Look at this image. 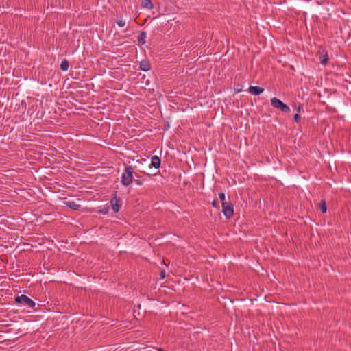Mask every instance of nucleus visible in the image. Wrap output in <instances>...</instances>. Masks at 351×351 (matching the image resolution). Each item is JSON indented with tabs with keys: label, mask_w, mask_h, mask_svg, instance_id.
Instances as JSON below:
<instances>
[{
	"label": "nucleus",
	"mask_w": 351,
	"mask_h": 351,
	"mask_svg": "<svg viewBox=\"0 0 351 351\" xmlns=\"http://www.w3.org/2000/svg\"><path fill=\"white\" fill-rule=\"evenodd\" d=\"M133 174V167L130 165H127L125 167L124 172L121 175V182L123 186H128L132 183L134 180Z\"/></svg>",
	"instance_id": "1"
},
{
	"label": "nucleus",
	"mask_w": 351,
	"mask_h": 351,
	"mask_svg": "<svg viewBox=\"0 0 351 351\" xmlns=\"http://www.w3.org/2000/svg\"><path fill=\"white\" fill-rule=\"evenodd\" d=\"M271 104L274 108L280 110L282 112L288 113L291 111L289 106L276 97L271 99Z\"/></svg>",
	"instance_id": "2"
},
{
	"label": "nucleus",
	"mask_w": 351,
	"mask_h": 351,
	"mask_svg": "<svg viewBox=\"0 0 351 351\" xmlns=\"http://www.w3.org/2000/svg\"><path fill=\"white\" fill-rule=\"evenodd\" d=\"M15 301L18 304H23L29 308H34L36 305L35 302L25 295H21L15 298Z\"/></svg>",
	"instance_id": "3"
},
{
	"label": "nucleus",
	"mask_w": 351,
	"mask_h": 351,
	"mask_svg": "<svg viewBox=\"0 0 351 351\" xmlns=\"http://www.w3.org/2000/svg\"><path fill=\"white\" fill-rule=\"evenodd\" d=\"M222 213L227 219L233 216V205L230 202H222Z\"/></svg>",
	"instance_id": "4"
},
{
	"label": "nucleus",
	"mask_w": 351,
	"mask_h": 351,
	"mask_svg": "<svg viewBox=\"0 0 351 351\" xmlns=\"http://www.w3.org/2000/svg\"><path fill=\"white\" fill-rule=\"evenodd\" d=\"M117 192L115 191L113 194V197H112V199H110V204L114 213H118L120 208L119 205L118 204L119 198L117 197Z\"/></svg>",
	"instance_id": "5"
},
{
	"label": "nucleus",
	"mask_w": 351,
	"mask_h": 351,
	"mask_svg": "<svg viewBox=\"0 0 351 351\" xmlns=\"http://www.w3.org/2000/svg\"><path fill=\"white\" fill-rule=\"evenodd\" d=\"M248 91L250 93L254 95H259L264 91V88L260 86H250L248 88Z\"/></svg>",
	"instance_id": "6"
},
{
	"label": "nucleus",
	"mask_w": 351,
	"mask_h": 351,
	"mask_svg": "<svg viewBox=\"0 0 351 351\" xmlns=\"http://www.w3.org/2000/svg\"><path fill=\"white\" fill-rule=\"evenodd\" d=\"M160 158L157 156H153L151 158V166L155 169H158L160 166Z\"/></svg>",
	"instance_id": "7"
},
{
	"label": "nucleus",
	"mask_w": 351,
	"mask_h": 351,
	"mask_svg": "<svg viewBox=\"0 0 351 351\" xmlns=\"http://www.w3.org/2000/svg\"><path fill=\"white\" fill-rule=\"evenodd\" d=\"M64 204L67 207H69L74 210H80V208L81 207V206L80 204H77L74 201H65Z\"/></svg>",
	"instance_id": "8"
},
{
	"label": "nucleus",
	"mask_w": 351,
	"mask_h": 351,
	"mask_svg": "<svg viewBox=\"0 0 351 351\" xmlns=\"http://www.w3.org/2000/svg\"><path fill=\"white\" fill-rule=\"evenodd\" d=\"M140 69L143 71H148L150 70V64L147 60H143L140 62Z\"/></svg>",
	"instance_id": "9"
},
{
	"label": "nucleus",
	"mask_w": 351,
	"mask_h": 351,
	"mask_svg": "<svg viewBox=\"0 0 351 351\" xmlns=\"http://www.w3.org/2000/svg\"><path fill=\"white\" fill-rule=\"evenodd\" d=\"M146 37H147V34L145 32H141V34H139V36L138 37V41L139 44H141V45L145 44Z\"/></svg>",
	"instance_id": "10"
},
{
	"label": "nucleus",
	"mask_w": 351,
	"mask_h": 351,
	"mask_svg": "<svg viewBox=\"0 0 351 351\" xmlns=\"http://www.w3.org/2000/svg\"><path fill=\"white\" fill-rule=\"evenodd\" d=\"M141 5L143 8H146L150 10L154 8L153 3L151 0H143L141 2Z\"/></svg>",
	"instance_id": "11"
},
{
	"label": "nucleus",
	"mask_w": 351,
	"mask_h": 351,
	"mask_svg": "<svg viewBox=\"0 0 351 351\" xmlns=\"http://www.w3.org/2000/svg\"><path fill=\"white\" fill-rule=\"evenodd\" d=\"M69 67V62L66 60V59H64L62 62H61V64H60V69L63 71H66L68 70Z\"/></svg>",
	"instance_id": "12"
},
{
	"label": "nucleus",
	"mask_w": 351,
	"mask_h": 351,
	"mask_svg": "<svg viewBox=\"0 0 351 351\" xmlns=\"http://www.w3.org/2000/svg\"><path fill=\"white\" fill-rule=\"evenodd\" d=\"M319 61L322 64H323V65L326 64V63L328 61V56L326 52H325L324 54H322V56H320Z\"/></svg>",
	"instance_id": "13"
},
{
	"label": "nucleus",
	"mask_w": 351,
	"mask_h": 351,
	"mask_svg": "<svg viewBox=\"0 0 351 351\" xmlns=\"http://www.w3.org/2000/svg\"><path fill=\"white\" fill-rule=\"evenodd\" d=\"M319 209L322 213H325L327 210L326 203L324 199L322 200L319 203Z\"/></svg>",
	"instance_id": "14"
},
{
	"label": "nucleus",
	"mask_w": 351,
	"mask_h": 351,
	"mask_svg": "<svg viewBox=\"0 0 351 351\" xmlns=\"http://www.w3.org/2000/svg\"><path fill=\"white\" fill-rule=\"evenodd\" d=\"M116 23L117 24V25L120 27H123L125 26V20L123 19L122 17L121 16H119L116 19Z\"/></svg>",
	"instance_id": "15"
},
{
	"label": "nucleus",
	"mask_w": 351,
	"mask_h": 351,
	"mask_svg": "<svg viewBox=\"0 0 351 351\" xmlns=\"http://www.w3.org/2000/svg\"><path fill=\"white\" fill-rule=\"evenodd\" d=\"M136 179L133 180L135 184L138 186H141L143 184L144 180L139 178V176L135 173Z\"/></svg>",
	"instance_id": "16"
},
{
	"label": "nucleus",
	"mask_w": 351,
	"mask_h": 351,
	"mask_svg": "<svg viewBox=\"0 0 351 351\" xmlns=\"http://www.w3.org/2000/svg\"><path fill=\"white\" fill-rule=\"evenodd\" d=\"M301 106H299L298 108V112H296L295 114H294V121L295 122H298L299 120L300 119V116L299 114V112L300 111V109H301Z\"/></svg>",
	"instance_id": "17"
},
{
	"label": "nucleus",
	"mask_w": 351,
	"mask_h": 351,
	"mask_svg": "<svg viewBox=\"0 0 351 351\" xmlns=\"http://www.w3.org/2000/svg\"><path fill=\"white\" fill-rule=\"evenodd\" d=\"M109 208L108 207H104L103 208H101L98 210V213L102 214V215H106L108 213Z\"/></svg>",
	"instance_id": "18"
},
{
	"label": "nucleus",
	"mask_w": 351,
	"mask_h": 351,
	"mask_svg": "<svg viewBox=\"0 0 351 351\" xmlns=\"http://www.w3.org/2000/svg\"><path fill=\"white\" fill-rule=\"evenodd\" d=\"M218 195H219V197L220 200H221L222 202H226L225 201L226 195H225V193H219L218 194Z\"/></svg>",
	"instance_id": "19"
},
{
	"label": "nucleus",
	"mask_w": 351,
	"mask_h": 351,
	"mask_svg": "<svg viewBox=\"0 0 351 351\" xmlns=\"http://www.w3.org/2000/svg\"><path fill=\"white\" fill-rule=\"evenodd\" d=\"M160 275V278H164L165 276V271L164 270L161 271Z\"/></svg>",
	"instance_id": "20"
},
{
	"label": "nucleus",
	"mask_w": 351,
	"mask_h": 351,
	"mask_svg": "<svg viewBox=\"0 0 351 351\" xmlns=\"http://www.w3.org/2000/svg\"><path fill=\"white\" fill-rule=\"evenodd\" d=\"M212 205H213V207L217 208V206H218V204H217V201H216V200H213V201L212 202Z\"/></svg>",
	"instance_id": "21"
}]
</instances>
